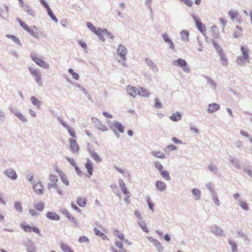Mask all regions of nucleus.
Returning <instances> with one entry per match:
<instances>
[{
	"mask_svg": "<svg viewBox=\"0 0 252 252\" xmlns=\"http://www.w3.org/2000/svg\"><path fill=\"white\" fill-rule=\"evenodd\" d=\"M49 180L52 183L48 184V189L55 188L59 194H63L64 189L57 184L58 181V177L56 175L51 174L49 176Z\"/></svg>",
	"mask_w": 252,
	"mask_h": 252,
	"instance_id": "1",
	"label": "nucleus"
},
{
	"mask_svg": "<svg viewBox=\"0 0 252 252\" xmlns=\"http://www.w3.org/2000/svg\"><path fill=\"white\" fill-rule=\"evenodd\" d=\"M241 51L242 56H239L236 59V62L238 64H243L246 62H249V53L250 50L248 48L242 46Z\"/></svg>",
	"mask_w": 252,
	"mask_h": 252,
	"instance_id": "2",
	"label": "nucleus"
},
{
	"mask_svg": "<svg viewBox=\"0 0 252 252\" xmlns=\"http://www.w3.org/2000/svg\"><path fill=\"white\" fill-rule=\"evenodd\" d=\"M118 182L121 190L125 195L124 197L125 203L129 204L130 203L131 193L127 190L126 185L122 179H119Z\"/></svg>",
	"mask_w": 252,
	"mask_h": 252,
	"instance_id": "3",
	"label": "nucleus"
},
{
	"mask_svg": "<svg viewBox=\"0 0 252 252\" xmlns=\"http://www.w3.org/2000/svg\"><path fill=\"white\" fill-rule=\"evenodd\" d=\"M18 21L20 26L27 32H29L32 36L35 38L38 37V33L37 29L35 26L29 27L25 22L20 19H18Z\"/></svg>",
	"mask_w": 252,
	"mask_h": 252,
	"instance_id": "4",
	"label": "nucleus"
},
{
	"mask_svg": "<svg viewBox=\"0 0 252 252\" xmlns=\"http://www.w3.org/2000/svg\"><path fill=\"white\" fill-rule=\"evenodd\" d=\"M87 27L92 30L95 34H96L99 39L102 41L104 40V38L103 36V35L106 34L107 33V31L106 30H102L100 28L96 29L92 23L91 22H88L87 23Z\"/></svg>",
	"mask_w": 252,
	"mask_h": 252,
	"instance_id": "5",
	"label": "nucleus"
},
{
	"mask_svg": "<svg viewBox=\"0 0 252 252\" xmlns=\"http://www.w3.org/2000/svg\"><path fill=\"white\" fill-rule=\"evenodd\" d=\"M29 70L31 74L34 76V79L38 86L41 87L43 85V81L42 80V76L39 70L32 67H30Z\"/></svg>",
	"mask_w": 252,
	"mask_h": 252,
	"instance_id": "6",
	"label": "nucleus"
},
{
	"mask_svg": "<svg viewBox=\"0 0 252 252\" xmlns=\"http://www.w3.org/2000/svg\"><path fill=\"white\" fill-rule=\"evenodd\" d=\"M31 57L32 59V60L40 66V67L48 69L49 68V65L45 62L43 60L37 57L36 55L34 54H32L31 55Z\"/></svg>",
	"mask_w": 252,
	"mask_h": 252,
	"instance_id": "7",
	"label": "nucleus"
},
{
	"mask_svg": "<svg viewBox=\"0 0 252 252\" xmlns=\"http://www.w3.org/2000/svg\"><path fill=\"white\" fill-rule=\"evenodd\" d=\"M173 63L174 65L183 67V70L186 72H189L190 71L189 68L187 67V62L184 60L179 59L177 60L174 61Z\"/></svg>",
	"mask_w": 252,
	"mask_h": 252,
	"instance_id": "8",
	"label": "nucleus"
},
{
	"mask_svg": "<svg viewBox=\"0 0 252 252\" xmlns=\"http://www.w3.org/2000/svg\"><path fill=\"white\" fill-rule=\"evenodd\" d=\"M69 147L72 152L77 153L79 151V146L76 140L73 138L69 139Z\"/></svg>",
	"mask_w": 252,
	"mask_h": 252,
	"instance_id": "9",
	"label": "nucleus"
},
{
	"mask_svg": "<svg viewBox=\"0 0 252 252\" xmlns=\"http://www.w3.org/2000/svg\"><path fill=\"white\" fill-rule=\"evenodd\" d=\"M118 54L121 57L123 60L126 59V54L127 53V50L126 48L123 45H119L118 50Z\"/></svg>",
	"mask_w": 252,
	"mask_h": 252,
	"instance_id": "10",
	"label": "nucleus"
},
{
	"mask_svg": "<svg viewBox=\"0 0 252 252\" xmlns=\"http://www.w3.org/2000/svg\"><path fill=\"white\" fill-rule=\"evenodd\" d=\"M218 54L220 58V61L221 63L226 66L228 65V61L225 54L224 53L222 49H220V51H218Z\"/></svg>",
	"mask_w": 252,
	"mask_h": 252,
	"instance_id": "11",
	"label": "nucleus"
},
{
	"mask_svg": "<svg viewBox=\"0 0 252 252\" xmlns=\"http://www.w3.org/2000/svg\"><path fill=\"white\" fill-rule=\"evenodd\" d=\"M194 20L196 23L197 29L202 32L203 33L206 31V26L203 24L197 18L194 17Z\"/></svg>",
	"mask_w": 252,
	"mask_h": 252,
	"instance_id": "12",
	"label": "nucleus"
},
{
	"mask_svg": "<svg viewBox=\"0 0 252 252\" xmlns=\"http://www.w3.org/2000/svg\"><path fill=\"white\" fill-rule=\"evenodd\" d=\"M56 171L59 174L60 178L62 181L63 182V183L65 184L66 186H69V183L68 180V179L65 176V175L63 173V172L59 169H57Z\"/></svg>",
	"mask_w": 252,
	"mask_h": 252,
	"instance_id": "13",
	"label": "nucleus"
},
{
	"mask_svg": "<svg viewBox=\"0 0 252 252\" xmlns=\"http://www.w3.org/2000/svg\"><path fill=\"white\" fill-rule=\"evenodd\" d=\"M128 94L131 96L135 97L138 94V90L134 87L128 86L126 87Z\"/></svg>",
	"mask_w": 252,
	"mask_h": 252,
	"instance_id": "14",
	"label": "nucleus"
},
{
	"mask_svg": "<svg viewBox=\"0 0 252 252\" xmlns=\"http://www.w3.org/2000/svg\"><path fill=\"white\" fill-rule=\"evenodd\" d=\"M85 167L87 170L88 173L89 174V177L91 176L93 173V163L88 159L86 163H85Z\"/></svg>",
	"mask_w": 252,
	"mask_h": 252,
	"instance_id": "15",
	"label": "nucleus"
},
{
	"mask_svg": "<svg viewBox=\"0 0 252 252\" xmlns=\"http://www.w3.org/2000/svg\"><path fill=\"white\" fill-rule=\"evenodd\" d=\"M220 108V106L219 104L217 103H212L208 105V109L207 110V112L209 113H214L217 110H218Z\"/></svg>",
	"mask_w": 252,
	"mask_h": 252,
	"instance_id": "16",
	"label": "nucleus"
},
{
	"mask_svg": "<svg viewBox=\"0 0 252 252\" xmlns=\"http://www.w3.org/2000/svg\"><path fill=\"white\" fill-rule=\"evenodd\" d=\"M33 189L38 194L43 193V187L40 183H37L33 186Z\"/></svg>",
	"mask_w": 252,
	"mask_h": 252,
	"instance_id": "17",
	"label": "nucleus"
},
{
	"mask_svg": "<svg viewBox=\"0 0 252 252\" xmlns=\"http://www.w3.org/2000/svg\"><path fill=\"white\" fill-rule=\"evenodd\" d=\"M95 121H96L94 122V123L95 124V127L97 129L102 131H105L107 130V127L105 126L102 125L98 120L95 119Z\"/></svg>",
	"mask_w": 252,
	"mask_h": 252,
	"instance_id": "18",
	"label": "nucleus"
},
{
	"mask_svg": "<svg viewBox=\"0 0 252 252\" xmlns=\"http://www.w3.org/2000/svg\"><path fill=\"white\" fill-rule=\"evenodd\" d=\"M228 244L231 246L232 252H238L237 245L236 243L231 238H229L228 239Z\"/></svg>",
	"mask_w": 252,
	"mask_h": 252,
	"instance_id": "19",
	"label": "nucleus"
},
{
	"mask_svg": "<svg viewBox=\"0 0 252 252\" xmlns=\"http://www.w3.org/2000/svg\"><path fill=\"white\" fill-rule=\"evenodd\" d=\"M211 231L217 236H221L222 233V229L216 225L213 226L211 227Z\"/></svg>",
	"mask_w": 252,
	"mask_h": 252,
	"instance_id": "20",
	"label": "nucleus"
},
{
	"mask_svg": "<svg viewBox=\"0 0 252 252\" xmlns=\"http://www.w3.org/2000/svg\"><path fill=\"white\" fill-rule=\"evenodd\" d=\"M47 218L50 220H59L60 217L55 212H48L46 214Z\"/></svg>",
	"mask_w": 252,
	"mask_h": 252,
	"instance_id": "21",
	"label": "nucleus"
},
{
	"mask_svg": "<svg viewBox=\"0 0 252 252\" xmlns=\"http://www.w3.org/2000/svg\"><path fill=\"white\" fill-rule=\"evenodd\" d=\"M5 174L12 180H15L17 177L16 172L11 169L6 170Z\"/></svg>",
	"mask_w": 252,
	"mask_h": 252,
	"instance_id": "22",
	"label": "nucleus"
},
{
	"mask_svg": "<svg viewBox=\"0 0 252 252\" xmlns=\"http://www.w3.org/2000/svg\"><path fill=\"white\" fill-rule=\"evenodd\" d=\"M26 249L28 252H35V247L34 244L31 240H28L26 244Z\"/></svg>",
	"mask_w": 252,
	"mask_h": 252,
	"instance_id": "23",
	"label": "nucleus"
},
{
	"mask_svg": "<svg viewBox=\"0 0 252 252\" xmlns=\"http://www.w3.org/2000/svg\"><path fill=\"white\" fill-rule=\"evenodd\" d=\"M138 94L139 95L145 97L148 96L150 94V93L148 90L144 88L140 87L138 89Z\"/></svg>",
	"mask_w": 252,
	"mask_h": 252,
	"instance_id": "24",
	"label": "nucleus"
},
{
	"mask_svg": "<svg viewBox=\"0 0 252 252\" xmlns=\"http://www.w3.org/2000/svg\"><path fill=\"white\" fill-rule=\"evenodd\" d=\"M153 243L155 246L157 248V250L158 252H163V248L161 244L157 240H153Z\"/></svg>",
	"mask_w": 252,
	"mask_h": 252,
	"instance_id": "25",
	"label": "nucleus"
},
{
	"mask_svg": "<svg viewBox=\"0 0 252 252\" xmlns=\"http://www.w3.org/2000/svg\"><path fill=\"white\" fill-rule=\"evenodd\" d=\"M157 188L160 191H163L166 189V185L164 183L161 181H158L156 183Z\"/></svg>",
	"mask_w": 252,
	"mask_h": 252,
	"instance_id": "26",
	"label": "nucleus"
},
{
	"mask_svg": "<svg viewBox=\"0 0 252 252\" xmlns=\"http://www.w3.org/2000/svg\"><path fill=\"white\" fill-rule=\"evenodd\" d=\"M192 193L193 195L194 198L195 200H198L200 198V191L197 189H193L192 190Z\"/></svg>",
	"mask_w": 252,
	"mask_h": 252,
	"instance_id": "27",
	"label": "nucleus"
},
{
	"mask_svg": "<svg viewBox=\"0 0 252 252\" xmlns=\"http://www.w3.org/2000/svg\"><path fill=\"white\" fill-rule=\"evenodd\" d=\"M137 223L144 232H149V229L146 227V224L145 222L143 220H137Z\"/></svg>",
	"mask_w": 252,
	"mask_h": 252,
	"instance_id": "28",
	"label": "nucleus"
},
{
	"mask_svg": "<svg viewBox=\"0 0 252 252\" xmlns=\"http://www.w3.org/2000/svg\"><path fill=\"white\" fill-rule=\"evenodd\" d=\"M181 118V115L179 112H176L173 114L170 117V119L175 122L179 121Z\"/></svg>",
	"mask_w": 252,
	"mask_h": 252,
	"instance_id": "29",
	"label": "nucleus"
},
{
	"mask_svg": "<svg viewBox=\"0 0 252 252\" xmlns=\"http://www.w3.org/2000/svg\"><path fill=\"white\" fill-rule=\"evenodd\" d=\"M61 247L62 250L64 252H74L70 247L63 243H61Z\"/></svg>",
	"mask_w": 252,
	"mask_h": 252,
	"instance_id": "30",
	"label": "nucleus"
},
{
	"mask_svg": "<svg viewBox=\"0 0 252 252\" xmlns=\"http://www.w3.org/2000/svg\"><path fill=\"white\" fill-rule=\"evenodd\" d=\"M114 126L117 128V129L121 133L124 131V126L119 122H115L114 123Z\"/></svg>",
	"mask_w": 252,
	"mask_h": 252,
	"instance_id": "31",
	"label": "nucleus"
},
{
	"mask_svg": "<svg viewBox=\"0 0 252 252\" xmlns=\"http://www.w3.org/2000/svg\"><path fill=\"white\" fill-rule=\"evenodd\" d=\"M233 34L235 38L239 37L242 34V29L239 26H236Z\"/></svg>",
	"mask_w": 252,
	"mask_h": 252,
	"instance_id": "32",
	"label": "nucleus"
},
{
	"mask_svg": "<svg viewBox=\"0 0 252 252\" xmlns=\"http://www.w3.org/2000/svg\"><path fill=\"white\" fill-rule=\"evenodd\" d=\"M182 38L184 40L187 41L189 39V33L187 30H184L180 32Z\"/></svg>",
	"mask_w": 252,
	"mask_h": 252,
	"instance_id": "33",
	"label": "nucleus"
},
{
	"mask_svg": "<svg viewBox=\"0 0 252 252\" xmlns=\"http://www.w3.org/2000/svg\"><path fill=\"white\" fill-rule=\"evenodd\" d=\"M152 154L154 157L158 158H164L165 157V154L159 151H154Z\"/></svg>",
	"mask_w": 252,
	"mask_h": 252,
	"instance_id": "34",
	"label": "nucleus"
},
{
	"mask_svg": "<svg viewBox=\"0 0 252 252\" xmlns=\"http://www.w3.org/2000/svg\"><path fill=\"white\" fill-rule=\"evenodd\" d=\"M228 14L230 17V19L232 20H234V19L237 17L239 13L237 11L231 10L229 11Z\"/></svg>",
	"mask_w": 252,
	"mask_h": 252,
	"instance_id": "35",
	"label": "nucleus"
},
{
	"mask_svg": "<svg viewBox=\"0 0 252 252\" xmlns=\"http://www.w3.org/2000/svg\"><path fill=\"white\" fill-rule=\"evenodd\" d=\"M91 156L97 162H100L102 161L101 158L95 152H92Z\"/></svg>",
	"mask_w": 252,
	"mask_h": 252,
	"instance_id": "36",
	"label": "nucleus"
},
{
	"mask_svg": "<svg viewBox=\"0 0 252 252\" xmlns=\"http://www.w3.org/2000/svg\"><path fill=\"white\" fill-rule=\"evenodd\" d=\"M14 115L22 122H25L27 121V119L22 113L18 112H16L14 113Z\"/></svg>",
	"mask_w": 252,
	"mask_h": 252,
	"instance_id": "37",
	"label": "nucleus"
},
{
	"mask_svg": "<svg viewBox=\"0 0 252 252\" xmlns=\"http://www.w3.org/2000/svg\"><path fill=\"white\" fill-rule=\"evenodd\" d=\"M23 8L28 14L32 15H34V11L32 9H31V8L28 4H26L25 6H24L23 7Z\"/></svg>",
	"mask_w": 252,
	"mask_h": 252,
	"instance_id": "38",
	"label": "nucleus"
},
{
	"mask_svg": "<svg viewBox=\"0 0 252 252\" xmlns=\"http://www.w3.org/2000/svg\"><path fill=\"white\" fill-rule=\"evenodd\" d=\"M78 205H86L87 199L85 197H79L77 200Z\"/></svg>",
	"mask_w": 252,
	"mask_h": 252,
	"instance_id": "39",
	"label": "nucleus"
},
{
	"mask_svg": "<svg viewBox=\"0 0 252 252\" xmlns=\"http://www.w3.org/2000/svg\"><path fill=\"white\" fill-rule=\"evenodd\" d=\"M160 172L162 176L165 179L169 180L170 179L169 173L166 170L163 171L162 170L161 172Z\"/></svg>",
	"mask_w": 252,
	"mask_h": 252,
	"instance_id": "40",
	"label": "nucleus"
},
{
	"mask_svg": "<svg viewBox=\"0 0 252 252\" xmlns=\"http://www.w3.org/2000/svg\"><path fill=\"white\" fill-rule=\"evenodd\" d=\"M114 234L115 235L117 236L119 239L121 240V241H123L125 240V237L123 234L122 233H120L119 231L117 230H115L114 231Z\"/></svg>",
	"mask_w": 252,
	"mask_h": 252,
	"instance_id": "41",
	"label": "nucleus"
},
{
	"mask_svg": "<svg viewBox=\"0 0 252 252\" xmlns=\"http://www.w3.org/2000/svg\"><path fill=\"white\" fill-rule=\"evenodd\" d=\"M111 188L113 191L116 193L118 196H120V192L117 190V186L116 184H112L111 185Z\"/></svg>",
	"mask_w": 252,
	"mask_h": 252,
	"instance_id": "42",
	"label": "nucleus"
},
{
	"mask_svg": "<svg viewBox=\"0 0 252 252\" xmlns=\"http://www.w3.org/2000/svg\"><path fill=\"white\" fill-rule=\"evenodd\" d=\"M31 101H32L33 104L34 105H37L39 107L40 105V102L34 96H32L31 97Z\"/></svg>",
	"mask_w": 252,
	"mask_h": 252,
	"instance_id": "43",
	"label": "nucleus"
},
{
	"mask_svg": "<svg viewBox=\"0 0 252 252\" xmlns=\"http://www.w3.org/2000/svg\"><path fill=\"white\" fill-rule=\"evenodd\" d=\"M66 217L68 220L74 224H76L77 223V219H76L75 217H73L70 213Z\"/></svg>",
	"mask_w": 252,
	"mask_h": 252,
	"instance_id": "44",
	"label": "nucleus"
},
{
	"mask_svg": "<svg viewBox=\"0 0 252 252\" xmlns=\"http://www.w3.org/2000/svg\"><path fill=\"white\" fill-rule=\"evenodd\" d=\"M48 14L50 16V17L54 20L57 21V19L56 18V16L54 15L53 13L52 12L51 9L49 8V9H47Z\"/></svg>",
	"mask_w": 252,
	"mask_h": 252,
	"instance_id": "45",
	"label": "nucleus"
},
{
	"mask_svg": "<svg viewBox=\"0 0 252 252\" xmlns=\"http://www.w3.org/2000/svg\"><path fill=\"white\" fill-rule=\"evenodd\" d=\"M154 164L157 169H158L159 172H161V171L163 170V166L161 163L158 161H156Z\"/></svg>",
	"mask_w": 252,
	"mask_h": 252,
	"instance_id": "46",
	"label": "nucleus"
},
{
	"mask_svg": "<svg viewBox=\"0 0 252 252\" xmlns=\"http://www.w3.org/2000/svg\"><path fill=\"white\" fill-rule=\"evenodd\" d=\"M182 2L185 3L186 5L189 7H191L193 2L191 0H180Z\"/></svg>",
	"mask_w": 252,
	"mask_h": 252,
	"instance_id": "47",
	"label": "nucleus"
},
{
	"mask_svg": "<svg viewBox=\"0 0 252 252\" xmlns=\"http://www.w3.org/2000/svg\"><path fill=\"white\" fill-rule=\"evenodd\" d=\"M78 241L81 243L83 242L88 243L89 242V239L86 236H82L79 238Z\"/></svg>",
	"mask_w": 252,
	"mask_h": 252,
	"instance_id": "48",
	"label": "nucleus"
},
{
	"mask_svg": "<svg viewBox=\"0 0 252 252\" xmlns=\"http://www.w3.org/2000/svg\"><path fill=\"white\" fill-rule=\"evenodd\" d=\"M134 215H135V217L138 219V220H143V217L139 211L135 210L134 211Z\"/></svg>",
	"mask_w": 252,
	"mask_h": 252,
	"instance_id": "49",
	"label": "nucleus"
},
{
	"mask_svg": "<svg viewBox=\"0 0 252 252\" xmlns=\"http://www.w3.org/2000/svg\"><path fill=\"white\" fill-rule=\"evenodd\" d=\"M67 129L71 136H72L73 137H76L75 131L73 129L69 127H67Z\"/></svg>",
	"mask_w": 252,
	"mask_h": 252,
	"instance_id": "50",
	"label": "nucleus"
},
{
	"mask_svg": "<svg viewBox=\"0 0 252 252\" xmlns=\"http://www.w3.org/2000/svg\"><path fill=\"white\" fill-rule=\"evenodd\" d=\"M94 232L96 235L107 237L106 236H105L102 232H100V230L96 228L94 229Z\"/></svg>",
	"mask_w": 252,
	"mask_h": 252,
	"instance_id": "51",
	"label": "nucleus"
},
{
	"mask_svg": "<svg viewBox=\"0 0 252 252\" xmlns=\"http://www.w3.org/2000/svg\"><path fill=\"white\" fill-rule=\"evenodd\" d=\"M9 37L11 38L15 43L20 44V41L17 37L14 35H9Z\"/></svg>",
	"mask_w": 252,
	"mask_h": 252,
	"instance_id": "52",
	"label": "nucleus"
},
{
	"mask_svg": "<svg viewBox=\"0 0 252 252\" xmlns=\"http://www.w3.org/2000/svg\"><path fill=\"white\" fill-rule=\"evenodd\" d=\"M22 227L23 228L25 231L31 232L32 227L28 225H22Z\"/></svg>",
	"mask_w": 252,
	"mask_h": 252,
	"instance_id": "53",
	"label": "nucleus"
},
{
	"mask_svg": "<svg viewBox=\"0 0 252 252\" xmlns=\"http://www.w3.org/2000/svg\"><path fill=\"white\" fill-rule=\"evenodd\" d=\"M66 159L68 162L70 163V164L74 167L76 166L77 165L76 162L73 158H71L68 157L66 158Z\"/></svg>",
	"mask_w": 252,
	"mask_h": 252,
	"instance_id": "54",
	"label": "nucleus"
},
{
	"mask_svg": "<svg viewBox=\"0 0 252 252\" xmlns=\"http://www.w3.org/2000/svg\"><path fill=\"white\" fill-rule=\"evenodd\" d=\"M155 106L157 108H160L161 107V104L158 102L157 98L155 99Z\"/></svg>",
	"mask_w": 252,
	"mask_h": 252,
	"instance_id": "55",
	"label": "nucleus"
},
{
	"mask_svg": "<svg viewBox=\"0 0 252 252\" xmlns=\"http://www.w3.org/2000/svg\"><path fill=\"white\" fill-rule=\"evenodd\" d=\"M162 37L166 42L168 43L170 40V38L168 36V35L166 33H163L162 34Z\"/></svg>",
	"mask_w": 252,
	"mask_h": 252,
	"instance_id": "56",
	"label": "nucleus"
},
{
	"mask_svg": "<svg viewBox=\"0 0 252 252\" xmlns=\"http://www.w3.org/2000/svg\"><path fill=\"white\" fill-rule=\"evenodd\" d=\"M245 171L246 172L251 178H252V169L245 168Z\"/></svg>",
	"mask_w": 252,
	"mask_h": 252,
	"instance_id": "57",
	"label": "nucleus"
},
{
	"mask_svg": "<svg viewBox=\"0 0 252 252\" xmlns=\"http://www.w3.org/2000/svg\"><path fill=\"white\" fill-rule=\"evenodd\" d=\"M40 3L44 5V6L47 9H49V7L48 4L44 0H40Z\"/></svg>",
	"mask_w": 252,
	"mask_h": 252,
	"instance_id": "58",
	"label": "nucleus"
},
{
	"mask_svg": "<svg viewBox=\"0 0 252 252\" xmlns=\"http://www.w3.org/2000/svg\"><path fill=\"white\" fill-rule=\"evenodd\" d=\"M116 245L119 248L122 249L124 247L123 244L120 241L116 242Z\"/></svg>",
	"mask_w": 252,
	"mask_h": 252,
	"instance_id": "59",
	"label": "nucleus"
},
{
	"mask_svg": "<svg viewBox=\"0 0 252 252\" xmlns=\"http://www.w3.org/2000/svg\"><path fill=\"white\" fill-rule=\"evenodd\" d=\"M169 151H173L176 149V147L173 145H170L167 147Z\"/></svg>",
	"mask_w": 252,
	"mask_h": 252,
	"instance_id": "60",
	"label": "nucleus"
},
{
	"mask_svg": "<svg viewBox=\"0 0 252 252\" xmlns=\"http://www.w3.org/2000/svg\"><path fill=\"white\" fill-rule=\"evenodd\" d=\"M32 231H33L34 232L38 233L40 235L39 230L37 227H32Z\"/></svg>",
	"mask_w": 252,
	"mask_h": 252,
	"instance_id": "61",
	"label": "nucleus"
},
{
	"mask_svg": "<svg viewBox=\"0 0 252 252\" xmlns=\"http://www.w3.org/2000/svg\"><path fill=\"white\" fill-rule=\"evenodd\" d=\"M29 212L32 216H36L37 215V212L33 209H30L29 210Z\"/></svg>",
	"mask_w": 252,
	"mask_h": 252,
	"instance_id": "62",
	"label": "nucleus"
},
{
	"mask_svg": "<svg viewBox=\"0 0 252 252\" xmlns=\"http://www.w3.org/2000/svg\"><path fill=\"white\" fill-rule=\"evenodd\" d=\"M213 46L216 49V50H217V51H220V49H222L220 47V46L219 45V44H218L216 42H213Z\"/></svg>",
	"mask_w": 252,
	"mask_h": 252,
	"instance_id": "63",
	"label": "nucleus"
},
{
	"mask_svg": "<svg viewBox=\"0 0 252 252\" xmlns=\"http://www.w3.org/2000/svg\"><path fill=\"white\" fill-rule=\"evenodd\" d=\"M79 43L82 46V48L84 49H86L87 48V45L84 42L80 41H79Z\"/></svg>",
	"mask_w": 252,
	"mask_h": 252,
	"instance_id": "64",
	"label": "nucleus"
}]
</instances>
